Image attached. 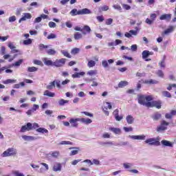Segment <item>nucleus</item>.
<instances>
[{
  "instance_id": "1",
  "label": "nucleus",
  "mask_w": 176,
  "mask_h": 176,
  "mask_svg": "<svg viewBox=\"0 0 176 176\" xmlns=\"http://www.w3.org/2000/svg\"><path fill=\"white\" fill-rule=\"evenodd\" d=\"M69 123L72 124V127H78V122H81V123H85V124H90L92 123L93 120L90 118H71L69 120Z\"/></svg>"
},
{
  "instance_id": "2",
  "label": "nucleus",
  "mask_w": 176,
  "mask_h": 176,
  "mask_svg": "<svg viewBox=\"0 0 176 176\" xmlns=\"http://www.w3.org/2000/svg\"><path fill=\"white\" fill-rule=\"evenodd\" d=\"M39 129V124L36 122L32 124L31 122H28L25 125H23L21 128V133H25V131H30V130H37Z\"/></svg>"
},
{
  "instance_id": "3",
  "label": "nucleus",
  "mask_w": 176,
  "mask_h": 176,
  "mask_svg": "<svg viewBox=\"0 0 176 176\" xmlns=\"http://www.w3.org/2000/svg\"><path fill=\"white\" fill-rule=\"evenodd\" d=\"M71 16H78L83 14H90L91 11L87 8H84L78 10L76 8H74L70 12Z\"/></svg>"
},
{
  "instance_id": "4",
  "label": "nucleus",
  "mask_w": 176,
  "mask_h": 176,
  "mask_svg": "<svg viewBox=\"0 0 176 176\" xmlns=\"http://www.w3.org/2000/svg\"><path fill=\"white\" fill-rule=\"evenodd\" d=\"M163 102L162 100H153L151 102H148L147 106L148 108H157V109H162V105Z\"/></svg>"
},
{
  "instance_id": "5",
  "label": "nucleus",
  "mask_w": 176,
  "mask_h": 176,
  "mask_svg": "<svg viewBox=\"0 0 176 176\" xmlns=\"http://www.w3.org/2000/svg\"><path fill=\"white\" fill-rule=\"evenodd\" d=\"M17 154V150L14 148H9L1 154V157H9Z\"/></svg>"
},
{
  "instance_id": "6",
  "label": "nucleus",
  "mask_w": 176,
  "mask_h": 176,
  "mask_svg": "<svg viewBox=\"0 0 176 176\" xmlns=\"http://www.w3.org/2000/svg\"><path fill=\"white\" fill-rule=\"evenodd\" d=\"M67 62V59L62 58L60 59H56L54 62V67H56V68H60L61 67H64L65 65V63Z\"/></svg>"
},
{
  "instance_id": "7",
  "label": "nucleus",
  "mask_w": 176,
  "mask_h": 176,
  "mask_svg": "<svg viewBox=\"0 0 176 176\" xmlns=\"http://www.w3.org/2000/svg\"><path fill=\"white\" fill-rule=\"evenodd\" d=\"M170 123L166 122V120H162L159 126L157 127V131L160 133V131H164V130H167V126H168Z\"/></svg>"
},
{
  "instance_id": "8",
  "label": "nucleus",
  "mask_w": 176,
  "mask_h": 176,
  "mask_svg": "<svg viewBox=\"0 0 176 176\" xmlns=\"http://www.w3.org/2000/svg\"><path fill=\"white\" fill-rule=\"evenodd\" d=\"M145 143L148 144V145H155V146H159V145H160V142L156 140V139L153 138L146 140Z\"/></svg>"
},
{
  "instance_id": "9",
  "label": "nucleus",
  "mask_w": 176,
  "mask_h": 176,
  "mask_svg": "<svg viewBox=\"0 0 176 176\" xmlns=\"http://www.w3.org/2000/svg\"><path fill=\"white\" fill-rule=\"evenodd\" d=\"M138 101L141 105H144V107H146L148 108V102H145V96H144L143 95L139 96Z\"/></svg>"
},
{
  "instance_id": "10",
  "label": "nucleus",
  "mask_w": 176,
  "mask_h": 176,
  "mask_svg": "<svg viewBox=\"0 0 176 176\" xmlns=\"http://www.w3.org/2000/svg\"><path fill=\"white\" fill-rule=\"evenodd\" d=\"M31 19H32V15H31L30 13L25 12L23 13V17L19 19V23H21V21H25V20H31Z\"/></svg>"
},
{
  "instance_id": "11",
  "label": "nucleus",
  "mask_w": 176,
  "mask_h": 176,
  "mask_svg": "<svg viewBox=\"0 0 176 176\" xmlns=\"http://www.w3.org/2000/svg\"><path fill=\"white\" fill-rule=\"evenodd\" d=\"M113 115L115 116V119L116 120H117V122H120V120L123 119L122 116H119V109H118L114 110V111L113 112Z\"/></svg>"
},
{
  "instance_id": "12",
  "label": "nucleus",
  "mask_w": 176,
  "mask_h": 176,
  "mask_svg": "<svg viewBox=\"0 0 176 176\" xmlns=\"http://www.w3.org/2000/svg\"><path fill=\"white\" fill-rule=\"evenodd\" d=\"M171 14H164L160 16V20H165L168 22L171 20Z\"/></svg>"
},
{
  "instance_id": "13",
  "label": "nucleus",
  "mask_w": 176,
  "mask_h": 176,
  "mask_svg": "<svg viewBox=\"0 0 176 176\" xmlns=\"http://www.w3.org/2000/svg\"><path fill=\"white\" fill-rule=\"evenodd\" d=\"M43 61L45 65H47V67H54V62H53L52 60H49L47 58H43Z\"/></svg>"
},
{
  "instance_id": "14",
  "label": "nucleus",
  "mask_w": 176,
  "mask_h": 176,
  "mask_svg": "<svg viewBox=\"0 0 176 176\" xmlns=\"http://www.w3.org/2000/svg\"><path fill=\"white\" fill-rule=\"evenodd\" d=\"M142 58L145 60V61H151V58H148L149 57V51L144 50L142 53ZM147 58V59H146Z\"/></svg>"
},
{
  "instance_id": "15",
  "label": "nucleus",
  "mask_w": 176,
  "mask_h": 176,
  "mask_svg": "<svg viewBox=\"0 0 176 176\" xmlns=\"http://www.w3.org/2000/svg\"><path fill=\"white\" fill-rule=\"evenodd\" d=\"M91 29L89 25H85L82 29H81V32L84 34L86 35V34H89L91 32Z\"/></svg>"
},
{
  "instance_id": "16",
  "label": "nucleus",
  "mask_w": 176,
  "mask_h": 176,
  "mask_svg": "<svg viewBox=\"0 0 176 176\" xmlns=\"http://www.w3.org/2000/svg\"><path fill=\"white\" fill-rule=\"evenodd\" d=\"M114 61L113 59H109L108 60H104L102 61V65L104 68H108V63L109 64H113Z\"/></svg>"
},
{
  "instance_id": "17",
  "label": "nucleus",
  "mask_w": 176,
  "mask_h": 176,
  "mask_svg": "<svg viewBox=\"0 0 176 176\" xmlns=\"http://www.w3.org/2000/svg\"><path fill=\"white\" fill-rule=\"evenodd\" d=\"M69 149H75L70 152L69 156H75V155H78V153H79V151H80L78 147H70Z\"/></svg>"
},
{
  "instance_id": "18",
  "label": "nucleus",
  "mask_w": 176,
  "mask_h": 176,
  "mask_svg": "<svg viewBox=\"0 0 176 176\" xmlns=\"http://www.w3.org/2000/svg\"><path fill=\"white\" fill-rule=\"evenodd\" d=\"M126 120L128 124H133L134 123V118L131 115H128L126 117Z\"/></svg>"
},
{
  "instance_id": "19",
  "label": "nucleus",
  "mask_w": 176,
  "mask_h": 176,
  "mask_svg": "<svg viewBox=\"0 0 176 176\" xmlns=\"http://www.w3.org/2000/svg\"><path fill=\"white\" fill-rule=\"evenodd\" d=\"M166 55H164L162 60L158 63L160 68H166Z\"/></svg>"
},
{
  "instance_id": "20",
  "label": "nucleus",
  "mask_w": 176,
  "mask_h": 176,
  "mask_svg": "<svg viewBox=\"0 0 176 176\" xmlns=\"http://www.w3.org/2000/svg\"><path fill=\"white\" fill-rule=\"evenodd\" d=\"M109 131L114 133V134H120V133H122V131L119 128L110 127L109 128Z\"/></svg>"
},
{
  "instance_id": "21",
  "label": "nucleus",
  "mask_w": 176,
  "mask_h": 176,
  "mask_svg": "<svg viewBox=\"0 0 176 176\" xmlns=\"http://www.w3.org/2000/svg\"><path fill=\"white\" fill-rule=\"evenodd\" d=\"M161 144H162L164 146H170V148H173V143L168 140H164L161 142Z\"/></svg>"
},
{
  "instance_id": "22",
  "label": "nucleus",
  "mask_w": 176,
  "mask_h": 176,
  "mask_svg": "<svg viewBox=\"0 0 176 176\" xmlns=\"http://www.w3.org/2000/svg\"><path fill=\"white\" fill-rule=\"evenodd\" d=\"M85 73L84 72H80V73L76 72L72 74V77L75 79L76 78H80V76H85Z\"/></svg>"
},
{
  "instance_id": "23",
  "label": "nucleus",
  "mask_w": 176,
  "mask_h": 176,
  "mask_svg": "<svg viewBox=\"0 0 176 176\" xmlns=\"http://www.w3.org/2000/svg\"><path fill=\"white\" fill-rule=\"evenodd\" d=\"M161 118H162V114L159 112H156L152 116V119L153 120H159V119H161Z\"/></svg>"
},
{
  "instance_id": "24",
  "label": "nucleus",
  "mask_w": 176,
  "mask_h": 176,
  "mask_svg": "<svg viewBox=\"0 0 176 176\" xmlns=\"http://www.w3.org/2000/svg\"><path fill=\"white\" fill-rule=\"evenodd\" d=\"M43 96H46L47 97H54L56 94L54 92H50L49 90H45L44 91Z\"/></svg>"
},
{
  "instance_id": "25",
  "label": "nucleus",
  "mask_w": 176,
  "mask_h": 176,
  "mask_svg": "<svg viewBox=\"0 0 176 176\" xmlns=\"http://www.w3.org/2000/svg\"><path fill=\"white\" fill-rule=\"evenodd\" d=\"M54 87H56V80L50 82V85H47L46 89L48 90H52Z\"/></svg>"
},
{
  "instance_id": "26",
  "label": "nucleus",
  "mask_w": 176,
  "mask_h": 176,
  "mask_svg": "<svg viewBox=\"0 0 176 176\" xmlns=\"http://www.w3.org/2000/svg\"><path fill=\"white\" fill-rule=\"evenodd\" d=\"M36 131L37 133H41L42 134H47V133H49V131L45 128H38Z\"/></svg>"
},
{
  "instance_id": "27",
  "label": "nucleus",
  "mask_w": 176,
  "mask_h": 176,
  "mask_svg": "<svg viewBox=\"0 0 176 176\" xmlns=\"http://www.w3.org/2000/svg\"><path fill=\"white\" fill-rule=\"evenodd\" d=\"M61 168H62L61 164H56L53 166V170L56 172L61 171Z\"/></svg>"
},
{
  "instance_id": "28",
  "label": "nucleus",
  "mask_w": 176,
  "mask_h": 176,
  "mask_svg": "<svg viewBox=\"0 0 176 176\" xmlns=\"http://www.w3.org/2000/svg\"><path fill=\"white\" fill-rule=\"evenodd\" d=\"M173 31H174V26H169V28L164 32V34L165 35H168V34H170V32H173Z\"/></svg>"
},
{
  "instance_id": "29",
  "label": "nucleus",
  "mask_w": 176,
  "mask_h": 176,
  "mask_svg": "<svg viewBox=\"0 0 176 176\" xmlns=\"http://www.w3.org/2000/svg\"><path fill=\"white\" fill-rule=\"evenodd\" d=\"M128 85H129V82L127 81H121L118 83V87L120 89L125 87V86H128Z\"/></svg>"
},
{
  "instance_id": "30",
  "label": "nucleus",
  "mask_w": 176,
  "mask_h": 176,
  "mask_svg": "<svg viewBox=\"0 0 176 176\" xmlns=\"http://www.w3.org/2000/svg\"><path fill=\"white\" fill-rule=\"evenodd\" d=\"M68 102H69V100L60 99L58 100V105H60V107H63V105H65V104H68Z\"/></svg>"
},
{
  "instance_id": "31",
  "label": "nucleus",
  "mask_w": 176,
  "mask_h": 176,
  "mask_svg": "<svg viewBox=\"0 0 176 176\" xmlns=\"http://www.w3.org/2000/svg\"><path fill=\"white\" fill-rule=\"evenodd\" d=\"M144 83H146V85H156V83H157V81L153 79H150L146 80L144 81Z\"/></svg>"
},
{
  "instance_id": "32",
  "label": "nucleus",
  "mask_w": 176,
  "mask_h": 176,
  "mask_svg": "<svg viewBox=\"0 0 176 176\" xmlns=\"http://www.w3.org/2000/svg\"><path fill=\"white\" fill-rule=\"evenodd\" d=\"M131 138H133V140H145V135H132Z\"/></svg>"
},
{
  "instance_id": "33",
  "label": "nucleus",
  "mask_w": 176,
  "mask_h": 176,
  "mask_svg": "<svg viewBox=\"0 0 176 176\" xmlns=\"http://www.w3.org/2000/svg\"><path fill=\"white\" fill-rule=\"evenodd\" d=\"M22 138L25 140V141H34L35 140V138L33 136H27V135H23Z\"/></svg>"
},
{
  "instance_id": "34",
  "label": "nucleus",
  "mask_w": 176,
  "mask_h": 176,
  "mask_svg": "<svg viewBox=\"0 0 176 176\" xmlns=\"http://www.w3.org/2000/svg\"><path fill=\"white\" fill-rule=\"evenodd\" d=\"M162 96L164 97H166V98H171V94L168 91H163Z\"/></svg>"
},
{
  "instance_id": "35",
  "label": "nucleus",
  "mask_w": 176,
  "mask_h": 176,
  "mask_svg": "<svg viewBox=\"0 0 176 176\" xmlns=\"http://www.w3.org/2000/svg\"><path fill=\"white\" fill-rule=\"evenodd\" d=\"M106 105V106H105ZM103 109H106V110H108V109H112V105L111 104V102H106L104 103V106L103 107Z\"/></svg>"
},
{
  "instance_id": "36",
  "label": "nucleus",
  "mask_w": 176,
  "mask_h": 176,
  "mask_svg": "<svg viewBox=\"0 0 176 176\" xmlns=\"http://www.w3.org/2000/svg\"><path fill=\"white\" fill-rule=\"evenodd\" d=\"M99 12H107V10H109V6H103L98 9Z\"/></svg>"
},
{
  "instance_id": "37",
  "label": "nucleus",
  "mask_w": 176,
  "mask_h": 176,
  "mask_svg": "<svg viewBox=\"0 0 176 176\" xmlns=\"http://www.w3.org/2000/svg\"><path fill=\"white\" fill-rule=\"evenodd\" d=\"M17 82V80H13V79H7L6 80L3 81L4 85H9L10 83H16Z\"/></svg>"
},
{
  "instance_id": "38",
  "label": "nucleus",
  "mask_w": 176,
  "mask_h": 176,
  "mask_svg": "<svg viewBox=\"0 0 176 176\" xmlns=\"http://www.w3.org/2000/svg\"><path fill=\"white\" fill-rule=\"evenodd\" d=\"M87 67H89V68H93V67H96V61L93 60L88 61Z\"/></svg>"
},
{
  "instance_id": "39",
  "label": "nucleus",
  "mask_w": 176,
  "mask_h": 176,
  "mask_svg": "<svg viewBox=\"0 0 176 176\" xmlns=\"http://www.w3.org/2000/svg\"><path fill=\"white\" fill-rule=\"evenodd\" d=\"M74 39H76V41H78L79 39H82V34L79 33V32H76L74 35Z\"/></svg>"
},
{
  "instance_id": "40",
  "label": "nucleus",
  "mask_w": 176,
  "mask_h": 176,
  "mask_svg": "<svg viewBox=\"0 0 176 176\" xmlns=\"http://www.w3.org/2000/svg\"><path fill=\"white\" fill-rule=\"evenodd\" d=\"M38 71V68L36 67H28V72H36Z\"/></svg>"
},
{
  "instance_id": "41",
  "label": "nucleus",
  "mask_w": 176,
  "mask_h": 176,
  "mask_svg": "<svg viewBox=\"0 0 176 176\" xmlns=\"http://www.w3.org/2000/svg\"><path fill=\"white\" fill-rule=\"evenodd\" d=\"M99 144L102 146H105V145H113L112 142H100Z\"/></svg>"
},
{
  "instance_id": "42",
  "label": "nucleus",
  "mask_w": 176,
  "mask_h": 176,
  "mask_svg": "<svg viewBox=\"0 0 176 176\" xmlns=\"http://www.w3.org/2000/svg\"><path fill=\"white\" fill-rule=\"evenodd\" d=\"M47 53L49 56H54V54H56V50H54L53 49H50L47 51Z\"/></svg>"
},
{
  "instance_id": "43",
  "label": "nucleus",
  "mask_w": 176,
  "mask_h": 176,
  "mask_svg": "<svg viewBox=\"0 0 176 176\" xmlns=\"http://www.w3.org/2000/svg\"><path fill=\"white\" fill-rule=\"evenodd\" d=\"M62 54L63 56H65V57H67V58H71L72 57L71 54H69V52L67 51L63 50L62 51Z\"/></svg>"
},
{
  "instance_id": "44",
  "label": "nucleus",
  "mask_w": 176,
  "mask_h": 176,
  "mask_svg": "<svg viewBox=\"0 0 176 176\" xmlns=\"http://www.w3.org/2000/svg\"><path fill=\"white\" fill-rule=\"evenodd\" d=\"M87 75H89V76H94V75H97V70H90L87 72Z\"/></svg>"
},
{
  "instance_id": "45",
  "label": "nucleus",
  "mask_w": 176,
  "mask_h": 176,
  "mask_svg": "<svg viewBox=\"0 0 176 176\" xmlns=\"http://www.w3.org/2000/svg\"><path fill=\"white\" fill-rule=\"evenodd\" d=\"M23 59H19L18 61L14 63V67H20L23 64Z\"/></svg>"
},
{
  "instance_id": "46",
  "label": "nucleus",
  "mask_w": 176,
  "mask_h": 176,
  "mask_svg": "<svg viewBox=\"0 0 176 176\" xmlns=\"http://www.w3.org/2000/svg\"><path fill=\"white\" fill-rule=\"evenodd\" d=\"M79 52H80V50L79 48H74L72 50L71 53L72 54H78V53H79Z\"/></svg>"
},
{
  "instance_id": "47",
  "label": "nucleus",
  "mask_w": 176,
  "mask_h": 176,
  "mask_svg": "<svg viewBox=\"0 0 176 176\" xmlns=\"http://www.w3.org/2000/svg\"><path fill=\"white\" fill-rule=\"evenodd\" d=\"M34 64H35L36 65H40L41 67H43V63H42V61L39 60H34L33 61Z\"/></svg>"
},
{
  "instance_id": "48",
  "label": "nucleus",
  "mask_w": 176,
  "mask_h": 176,
  "mask_svg": "<svg viewBox=\"0 0 176 176\" xmlns=\"http://www.w3.org/2000/svg\"><path fill=\"white\" fill-rule=\"evenodd\" d=\"M57 36L55 34L51 33L50 35L47 36V39H56Z\"/></svg>"
},
{
  "instance_id": "49",
  "label": "nucleus",
  "mask_w": 176,
  "mask_h": 176,
  "mask_svg": "<svg viewBox=\"0 0 176 176\" xmlns=\"http://www.w3.org/2000/svg\"><path fill=\"white\" fill-rule=\"evenodd\" d=\"M31 43H32V40H31V38H28L27 40L23 41V45H31Z\"/></svg>"
},
{
  "instance_id": "50",
  "label": "nucleus",
  "mask_w": 176,
  "mask_h": 176,
  "mask_svg": "<svg viewBox=\"0 0 176 176\" xmlns=\"http://www.w3.org/2000/svg\"><path fill=\"white\" fill-rule=\"evenodd\" d=\"M122 6L124 10H130L131 9V6H129V4H122Z\"/></svg>"
},
{
  "instance_id": "51",
  "label": "nucleus",
  "mask_w": 176,
  "mask_h": 176,
  "mask_svg": "<svg viewBox=\"0 0 176 176\" xmlns=\"http://www.w3.org/2000/svg\"><path fill=\"white\" fill-rule=\"evenodd\" d=\"M113 8L116 10H119L120 12H122V6H120V5H118V4L113 5Z\"/></svg>"
},
{
  "instance_id": "52",
  "label": "nucleus",
  "mask_w": 176,
  "mask_h": 176,
  "mask_svg": "<svg viewBox=\"0 0 176 176\" xmlns=\"http://www.w3.org/2000/svg\"><path fill=\"white\" fill-rule=\"evenodd\" d=\"M145 98L147 102H151V101L153 100V97L152 96H145Z\"/></svg>"
},
{
  "instance_id": "53",
  "label": "nucleus",
  "mask_w": 176,
  "mask_h": 176,
  "mask_svg": "<svg viewBox=\"0 0 176 176\" xmlns=\"http://www.w3.org/2000/svg\"><path fill=\"white\" fill-rule=\"evenodd\" d=\"M157 75L160 76V78H164V73H163V71L158 70L157 72Z\"/></svg>"
},
{
  "instance_id": "54",
  "label": "nucleus",
  "mask_w": 176,
  "mask_h": 176,
  "mask_svg": "<svg viewBox=\"0 0 176 176\" xmlns=\"http://www.w3.org/2000/svg\"><path fill=\"white\" fill-rule=\"evenodd\" d=\"M48 25H49L50 28H56V23L53 22V21L49 22Z\"/></svg>"
},
{
  "instance_id": "55",
  "label": "nucleus",
  "mask_w": 176,
  "mask_h": 176,
  "mask_svg": "<svg viewBox=\"0 0 176 176\" xmlns=\"http://www.w3.org/2000/svg\"><path fill=\"white\" fill-rule=\"evenodd\" d=\"M98 21H99V23H102V21H104V16L102 15L101 16H98L96 17Z\"/></svg>"
},
{
  "instance_id": "56",
  "label": "nucleus",
  "mask_w": 176,
  "mask_h": 176,
  "mask_svg": "<svg viewBox=\"0 0 176 176\" xmlns=\"http://www.w3.org/2000/svg\"><path fill=\"white\" fill-rule=\"evenodd\" d=\"M124 130L126 131V133H129V131H133V127L129 126V127H126L124 126Z\"/></svg>"
},
{
  "instance_id": "57",
  "label": "nucleus",
  "mask_w": 176,
  "mask_h": 176,
  "mask_svg": "<svg viewBox=\"0 0 176 176\" xmlns=\"http://www.w3.org/2000/svg\"><path fill=\"white\" fill-rule=\"evenodd\" d=\"M113 22V19L109 18V19H107L106 25H111V24H112Z\"/></svg>"
},
{
  "instance_id": "58",
  "label": "nucleus",
  "mask_w": 176,
  "mask_h": 176,
  "mask_svg": "<svg viewBox=\"0 0 176 176\" xmlns=\"http://www.w3.org/2000/svg\"><path fill=\"white\" fill-rule=\"evenodd\" d=\"M153 20H152V19H149V18H147L146 19V21H145V23H146V24H148L149 25H151V24H153Z\"/></svg>"
},
{
  "instance_id": "59",
  "label": "nucleus",
  "mask_w": 176,
  "mask_h": 176,
  "mask_svg": "<svg viewBox=\"0 0 176 176\" xmlns=\"http://www.w3.org/2000/svg\"><path fill=\"white\" fill-rule=\"evenodd\" d=\"M59 155H60V152L58 151H54L52 153V156L53 157H58Z\"/></svg>"
},
{
  "instance_id": "60",
  "label": "nucleus",
  "mask_w": 176,
  "mask_h": 176,
  "mask_svg": "<svg viewBox=\"0 0 176 176\" xmlns=\"http://www.w3.org/2000/svg\"><path fill=\"white\" fill-rule=\"evenodd\" d=\"M132 164H130V163H124L123 164V166H124V168H130V167H131Z\"/></svg>"
},
{
  "instance_id": "61",
  "label": "nucleus",
  "mask_w": 176,
  "mask_h": 176,
  "mask_svg": "<svg viewBox=\"0 0 176 176\" xmlns=\"http://www.w3.org/2000/svg\"><path fill=\"white\" fill-rule=\"evenodd\" d=\"M8 47L12 50V49H16V47L14 45V44H13V43L10 42L8 43Z\"/></svg>"
},
{
  "instance_id": "62",
  "label": "nucleus",
  "mask_w": 176,
  "mask_h": 176,
  "mask_svg": "<svg viewBox=\"0 0 176 176\" xmlns=\"http://www.w3.org/2000/svg\"><path fill=\"white\" fill-rule=\"evenodd\" d=\"M156 17H157V15H156V14H151L150 15V18L151 19V20H153V21H155V20H156Z\"/></svg>"
},
{
  "instance_id": "63",
  "label": "nucleus",
  "mask_w": 176,
  "mask_h": 176,
  "mask_svg": "<svg viewBox=\"0 0 176 176\" xmlns=\"http://www.w3.org/2000/svg\"><path fill=\"white\" fill-rule=\"evenodd\" d=\"M131 50H132V52H137V45H132L131 46Z\"/></svg>"
},
{
  "instance_id": "64",
  "label": "nucleus",
  "mask_w": 176,
  "mask_h": 176,
  "mask_svg": "<svg viewBox=\"0 0 176 176\" xmlns=\"http://www.w3.org/2000/svg\"><path fill=\"white\" fill-rule=\"evenodd\" d=\"M14 174L15 176H24V174H23L22 173H19V171H15Z\"/></svg>"
}]
</instances>
